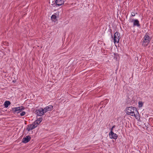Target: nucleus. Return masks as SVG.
Wrapping results in <instances>:
<instances>
[{
    "label": "nucleus",
    "instance_id": "1",
    "mask_svg": "<svg viewBox=\"0 0 153 153\" xmlns=\"http://www.w3.org/2000/svg\"><path fill=\"white\" fill-rule=\"evenodd\" d=\"M126 114L128 115H130L132 116H134L136 117V116L135 114V112H138L137 108L135 107L132 106L126 108Z\"/></svg>",
    "mask_w": 153,
    "mask_h": 153
},
{
    "label": "nucleus",
    "instance_id": "2",
    "mask_svg": "<svg viewBox=\"0 0 153 153\" xmlns=\"http://www.w3.org/2000/svg\"><path fill=\"white\" fill-rule=\"evenodd\" d=\"M151 39V38L149 36L148 33H146L143 39L142 45L145 47L147 46L150 42Z\"/></svg>",
    "mask_w": 153,
    "mask_h": 153
},
{
    "label": "nucleus",
    "instance_id": "3",
    "mask_svg": "<svg viewBox=\"0 0 153 153\" xmlns=\"http://www.w3.org/2000/svg\"><path fill=\"white\" fill-rule=\"evenodd\" d=\"M24 106H21L12 108L11 111L14 114H18L24 110Z\"/></svg>",
    "mask_w": 153,
    "mask_h": 153
},
{
    "label": "nucleus",
    "instance_id": "4",
    "mask_svg": "<svg viewBox=\"0 0 153 153\" xmlns=\"http://www.w3.org/2000/svg\"><path fill=\"white\" fill-rule=\"evenodd\" d=\"M37 123L36 122H34L32 124L30 125H28L27 126V131H29L30 130H32L35 128L37 127Z\"/></svg>",
    "mask_w": 153,
    "mask_h": 153
},
{
    "label": "nucleus",
    "instance_id": "5",
    "mask_svg": "<svg viewBox=\"0 0 153 153\" xmlns=\"http://www.w3.org/2000/svg\"><path fill=\"white\" fill-rule=\"evenodd\" d=\"M120 33L118 32H116L114 34V43L116 42L118 43L119 40L120 39Z\"/></svg>",
    "mask_w": 153,
    "mask_h": 153
},
{
    "label": "nucleus",
    "instance_id": "6",
    "mask_svg": "<svg viewBox=\"0 0 153 153\" xmlns=\"http://www.w3.org/2000/svg\"><path fill=\"white\" fill-rule=\"evenodd\" d=\"M35 113L37 116H41L44 114L45 112L42 108H40L39 109L36 110L35 111Z\"/></svg>",
    "mask_w": 153,
    "mask_h": 153
},
{
    "label": "nucleus",
    "instance_id": "7",
    "mask_svg": "<svg viewBox=\"0 0 153 153\" xmlns=\"http://www.w3.org/2000/svg\"><path fill=\"white\" fill-rule=\"evenodd\" d=\"M55 2L53 4H55L56 6H60L63 5L64 3V0H54Z\"/></svg>",
    "mask_w": 153,
    "mask_h": 153
},
{
    "label": "nucleus",
    "instance_id": "8",
    "mask_svg": "<svg viewBox=\"0 0 153 153\" xmlns=\"http://www.w3.org/2000/svg\"><path fill=\"white\" fill-rule=\"evenodd\" d=\"M109 135L110 138L111 139H116L118 137L117 135L114 133L113 131L110 132Z\"/></svg>",
    "mask_w": 153,
    "mask_h": 153
},
{
    "label": "nucleus",
    "instance_id": "9",
    "mask_svg": "<svg viewBox=\"0 0 153 153\" xmlns=\"http://www.w3.org/2000/svg\"><path fill=\"white\" fill-rule=\"evenodd\" d=\"M133 22V26H137L139 27L140 26V24L139 23V22L137 19H133L131 22Z\"/></svg>",
    "mask_w": 153,
    "mask_h": 153
},
{
    "label": "nucleus",
    "instance_id": "10",
    "mask_svg": "<svg viewBox=\"0 0 153 153\" xmlns=\"http://www.w3.org/2000/svg\"><path fill=\"white\" fill-rule=\"evenodd\" d=\"M53 108V106L52 105H49L43 109V110L44 111V112L46 113L48 111H51L52 109Z\"/></svg>",
    "mask_w": 153,
    "mask_h": 153
},
{
    "label": "nucleus",
    "instance_id": "11",
    "mask_svg": "<svg viewBox=\"0 0 153 153\" xmlns=\"http://www.w3.org/2000/svg\"><path fill=\"white\" fill-rule=\"evenodd\" d=\"M31 137L29 136H27L22 139V142L24 143H26L28 142L30 140Z\"/></svg>",
    "mask_w": 153,
    "mask_h": 153
},
{
    "label": "nucleus",
    "instance_id": "12",
    "mask_svg": "<svg viewBox=\"0 0 153 153\" xmlns=\"http://www.w3.org/2000/svg\"><path fill=\"white\" fill-rule=\"evenodd\" d=\"M10 104V102L9 101H6L4 103V106L5 108H7Z\"/></svg>",
    "mask_w": 153,
    "mask_h": 153
},
{
    "label": "nucleus",
    "instance_id": "13",
    "mask_svg": "<svg viewBox=\"0 0 153 153\" xmlns=\"http://www.w3.org/2000/svg\"><path fill=\"white\" fill-rule=\"evenodd\" d=\"M42 118L41 117H39V118L37 119V120L35 121L34 122H36L37 123V125L39 124L42 121Z\"/></svg>",
    "mask_w": 153,
    "mask_h": 153
},
{
    "label": "nucleus",
    "instance_id": "14",
    "mask_svg": "<svg viewBox=\"0 0 153 153\" xmlns=\"http://www.w3.org/2000/svg\"><path fill=\"white\" fill-rule=\"evenodd\" d=\"M143 105V103L142 102L139 101L138 102V106L139 107H141Z\"/></svg>",
    "mask_w": 153,
    "mask_h": 153
},
{
    "label": "nucleus",
    "instance_id": "15",
    "mask_svg": "<svg viewBox=\"0 0 153 153\" xmlns=\"http://www.w3.org/2000/svg\"><path fill=\"white\" fill-rule=\"evenodd\" d=\"M56 15H52L51 16V19L52 20L54 19L55 20L56 19Z\"/></svg>",
    "mask_w": 153,
    "mask_h": 153
},
{
    "label": "nucleus",
    "instance_id": "16",
    "mask_svg": "<svg viewBox=\"0 0 153 153\" xmlns=\"http://www.w3.org/2000/svg\"><path fill=\"white\" fill-rule=\"evenodd\" d=\"M25 113H26L25 111H23L21 113H20V115L21 116H23L25 115Z\"/></svg>",
    "mask_w": 153,
    "mask_h": 153
},
{
    "label": "nucleus",
    "instance_id": "17",
    "mask_svg": "<svg viewBox=\"0 0 153 153\" xmlns=\"http://www.w3.org/2000/svg\"><path fill=\"white\" fill-rule=\"evenodd\" d=\"M115 127V126H113L110 129V132L113 131V129Z\"/></svg>",
    "mask_w": 153,
    "mask_h": 153
},
{
    "label": "nucleus",
    "instance_id": "18",
    "mask_svg": "<svg viewBox=\"0 0 153 153\" xmlns=\"http://www.w3.org/2000/svg\"><path fill=\"white\" fill-rule=\"evenodd\" d=\"M135 16V14L134 13H132V14H131L132 16Z\"/></svg>",
    "mask_w": 153,
    "mask_h": 153
},
{
    "label": "nucleus",
    "instance_id": "19",
    "mask_svg": "<svg viewBox=\"0 0 153 153\" xmlns=\"http://www.w3.org/2000/svg\"><path fill=\"white\" fill-rule=\"evenodd\" d=\"M111 36L112 37V34H111Z\"/></svg>",
    "mask_w": 153,
    "mask_h": 153
}]
</instances>
